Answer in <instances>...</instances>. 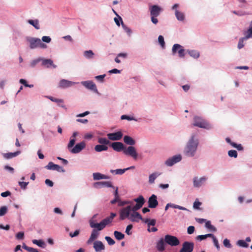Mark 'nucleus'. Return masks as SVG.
I'll return each instance as SVG.
<instances>
[{"instance_id": "f257e3e1", "label": "nucleus", "mask_w": 252, "mask_h": 252, "mask_svg": "<svg viewBox=\"0 0 252 252\" xmlns=\"http://www.w3.org/2000/svg\"><path fill=\"white\" fill-rule=\"evenodd\" d=\"M195 136L192 135L188 142L184 151V154L189 157L194 156L198 145V140L194 139Z\"/></svg>"}, {"instance_id": "f03ea898", "label": "nucleus", "mask_w": 252, "mask_h": 252, "mask_svg": "<svg viewBox=\"0 0 252 252\" xmlns=\"http://www.w3.org/2000/svg\"><path fill=\"white\" fill-rule=\"evenodd\" d=\"M116 216V214L114 213H111L110 216L108 217L103 219L100 223H94L93 221L91 220L90 221V225L92 228H96L97 231H100L102 230L105 227L111 223L113 219Z\"/></svg>"}, {"instance_id": "7ed1b4c3", "label": "nucleus", "mask_w": 252, "mask_h": 252, "mask_svg": "<svg viewBox=\"0 0 252 252\" xmlns=\"http://www.w3.org/2000/svg\"><path fill=\"white\" fill-rule=\"evenodd\" d=\"M193 126L207 129L211 128L212 126L206 121L199 116H194L193 118Z\"/></svg>"}, {"instance_id": "20e7f679", "label": "nucleus", "mask_w": 252, "mask_h": 252, "mask_svg": "<svg viewBox=\"0 0 252 252\" xmlns=\"http://www.w3.org/2000/svg\"><path fill=\"white\" fill-rule=\"evenodd\" d=\"M150 11L151 16V21L153 24H157L158 22L157 17L159 15L161 8L157 5H154L150 6Z\"/></svg>"}, {"instance_id": "39448f33", "label": "nucleus", "mask_w": 252, "mask_h": 252, "mask_svg": "<svg viewBox=\"0 0 252 252\" xmlns=\"http://www.w3.org/2000/svg\"><path fill=\"white\" fill-rule=\"evenodd\" d=\"M164 241L166 244L171 246H177L180 244V241L177 237L169 234L165 236Z\"/></svg>"}, {"instance_id": "423d86ee", "label": "nucleus", "mask_w": 252, "mask_h": 252, "mask_svg": "<svg viewBox=\"0 0 252 252\" xmlns=\"http://www.w3.org/2000/svg\"><path fill=\"white\" fill-rule=\"evenodd\" d=\"M124 153L126 155L131 157L134 160H136L138 158V154L134 147L132 146L125 148L124 150Z\"/></svg>"}, {"instance_id": "0eeeda50", "label": "nucleus", "mask_w": 252, "mask_h": 252, "mask_svg": "<svg viewBox=\"0 0 252 252\" xmlns=\"http://www.w3.org/2000/svg\"><path fill=\"white\" fill-rule=\"evenodd\" d=\"M172 51L173 54H175L178 52L179 57L183 58L185 57V50L183 47L178 44H175L173 46Z\"/></svg>"}, {"instance_id": "6e6552de", "label": "nucleus", "mask_w": 252, "mask_h": 252, "mask_svg": "<svg viewBox=\"0 0 252 252\" xmlns=\"http://www.w3.org/2000/svg\"><path fill=\"white\" fill-rule=\"evenodd\" d=\"M194 248V244L192 242L186 241L183 243L182 248L179 252H192Z\"/></svg>"}, {"instance_id": "1a4fd4ad", "label": "nucleus", "mask_w": 252, "mask_h": 252, "mask_svg": "<svg viewBox=\"0 0 252 252\" xmlns=\"http://www.w3.org/2000/svg\"><path fill=\"white\" fill-rule=\"evenodd\" d=\"M131 211L130 206H128L122 209L120 212V219L121 220H124L126 218L128 219Z\"/></svg>"}, {"instance_id": "9d476101", "label": "nucleus", "mask_w": 252, "mask_h": 252, "mask_svg": "<svg viewBox=\"0 0 252 252\" xmlns=\"http://www.w3.org/2000/svg\"><path fill=\"white\" fill-rule=\"evenodd\" d=\"M181 159L182 157L181 155H179L174 156L173 157L167 159L165 163L167 166H171L173 165L175 163L181 161Z\"/></svg>"}, {"instance_id": "9b49d317", "label": "nucleus", "mask_w": 252, "mask_h": 252, "mask_svg": "<svg viewBox=\"0 0 252 252\" xmlns=\"http://www.w3.org/2000/svg\"><path fill=\"white\" fill-rule=\"evenodd\" d=\"M86 143L85 141H82L77 144L74 148L70 150V152L73 154H77L80 152L85 148Z\"/></svg>"}, {"instance_id": "f8f14e48", "label": "nucleus", "mask_w": 252, "mask_h": 252, "mask_svg": "<svg viewBox=\"0 0 252 252\" xmlns=\"http://www.w3.org/2000/svg\"><path fill=\"white\" fill-rule=\"evenodd\" d=\"M45 168L49 170H56L60 172H65L64 169L61 166L54 164L53 162H49L47 165L45 166Z\"/></svg>"}, {"instance_id": "ddd939ff", "label": "nucleus", "mask_w": 252, "mask_h": 252, "mask_svg": "<svg viewBox=\"0 0 252 252\" xmlns=\"http://www.w3.org/2000/svg\"><path fill=\"white\" fill-rule=\"evenodd\" d=\"M128 219L132 222H139L140 220H144L141 215L137 212H132L130 214Z\"/></svg>"}, {"instance_id": "4468645a", "label": "nucleus", "mask_w": 252, "mask_h": 252, "mask_svg": "<svg viewBox=\"0 0 252 252\" xmlns=\"http://www.w3.org/2000/svg\"><path fill=\"white\" fill-rule=\"evenodd\" d=\"M109 139L113 141H117L120 140L123 137V133L119 131L114 133H109L107 134Z\"/></svg>"}, {"instance_id": "2eb2a0df", "label": "nucleus", "mask_w": 252, "mask_h": 252, "mask_svg": "<svg viewBox=\"0 0 252 252\" xmlns=\"http://www.w3.org/2000/svg\"><path fill=\"white\" fill-rule=\"evenodd\" d=\"M148 207L150 208H155L158 205L157 197L155 194H152L149 198Z\"/></svg>"}, {"instance_id": "dca6fc26", "label": "nucleus", "mask_w": 252, "mask_h": 252, "mask_svg": "<svg viewBox=\"0 0 252 252\" xmlns=\"http://www.w3.org/2000/svg\"><path fill=\"white\" fill-rule=\"evenodd\" d=\"M207 178L202 177L198 179L197 177L193 178V186L195 188H199L203 185L206 181Z\"/></svg>"}, {"instance_id": "f3484780", "label": "nucleus", "mask_w": 252, "mask_h": 252, "mask_svg": "<svg viewBox=\"0 0 252 252\" xmlns=\"http://www.w3.org/2000/svg\"><path fill=\"white\" fill-rule=\"evenodd\" d=\"M41 65L46 68H50L52 67L53 68H55L57 67V65L54 64L53 61L51 59L41 58Z\"/></svg>"}, {"instance_id": "a211bd4d", "label": "nucleus", "mask_w": 252, "mask_h": 252, "mask_svg": "<svg viewBox=\"0 0 252 252\" xmlns=\"http://www.w3.org/2000/svg\"><path fill=\"white\" fill-rule=\"evenodd\" d=\"M74 84V83L65 79H62L59 84V87L62 89L68 88Z\"/></svg>"}, {"instance_id": "6ab92c4d", "label": "nucleus", "mask_w": 252, "mask_h": 252, "mask_svg": "<svg viewBox=\"0 0 252 252\" xmlns=\"http://www.w3.org/2000/svg\"><path fill=\"white\" fill-rule=\"evenodd\" d=\"M82 84L86 88L90 89L94 92H97V90L95 84L92 81H84Z\"/></svg>"}, {"instance_id": "aec40b11", "label": "nucleus", "mask_w": 252, "mask_h": 252, "mask_svg": "<svg viewBox=\"0 0 252 252\" xmlns=\"http://www.w3.org/2000/svg\"><path fill=\"white\" fill-rule=\"evenodd\" d=\"M111 147L115 151L117 152H120L125 149L124 144L120 142H115L111 144Z\"/></svg>"}, {"instance_id": "412c9836", "label": "nucleus", "mask_w": 252, "mask_h": 252, "mask_svg": "<svg viewBox=\"0 0 252 252\" xmlns=\"http://www.w3.org/2000/svg\"><path fill=\"white\" fill-rule=\"evenodd\" d=\"M39 38H29L27 40L29 42L30 45V47L31 49H34L38 47V43L39 42Z\"/></svg>"}, {"instance_id": "4be33fe9", "label": "nucleus", "mask_w": 252, "mask_h": 252, "mask_svg": "<svg viewBox=\"0 0 252 252\" xmlns=\"http://www.w3.org/2000/svg\"><path fill=\"white\" fill-rule=\"evenodd\" d=\"M96 252H99L105 249V246L100 241H96L94 243L93 246Z\"/></svg>"}, {"instance_id": "5701e85b", "label": "nucleus", "mask_w": 252, "mask_h": 252, "mask_svg": "<svg viewBox=\"0 0 252 252\" xmlns=\"http://www.w3.org/2000/svg\"><path fill=\"white\" fill-rule=\"evenodd\" d=\"M99 234L98 231L95 229H93L89 239L87 241V244L88 245L91 244L94 240L98 237Z\"/></svg>"}, {"instance_id": "b1692460", "label": "nucleus", "mask_w": 252, "mask_h": 252, "mask_svg": "<svg viewBox=\"0 0 252 252\" xmlns=\"http://www.w3.org/2000/svg\"><path fill=\"white\" fill-rule=\"evenodd\" d=\"M165 242L164 239L161 238L157 243V249L159 252H163L165 250Z\"/></svg>"}, {"instance_id": "393cba45", "label": "nucleus", "mask_w": 252, "mask_h": 252, "mask_svg": "<svg viewBox=\"0 0 252 252\" xmlns=\"http://www.w3.org/2000/svg\"><path fill=\"white\" fill-rule=\"evenodd\" d=\"M47 98L53 102H55L58 104L59 106L64 108L65 106L63 105V100L62 99L57 98L51 96H47Z\"/></svg>"}, {"instance_id": "a878e982", "label": "nucleus", "mask_w": 252, "mask_h": 252, "mask_svg": "<svg viewBox=\"0 0 252 252\" xmlns=\"http://www.w3.org/2000/svg\"><path fill=\"white\" fill-rule=\"evenodd\" d=\"M161 174V173L156 172L151 174H150L149 176V183L150 184H154L155 183V180Z\"/></svg>"}, {"instance_id": "bb28decb", "label": "nucleus", "mask_w": 252, "mask_h": 252, "mask_svg": "<svg viewBox=\"0 0 252 252\" xmlns=\"http://www.w3.org/2000/svg\"><path fill=\"white\" fill-rule=\"evenodd\" d=\"M225 140L228 143L230 144L232 147L236 148L238 150L241 151L243 150V147L241 144H237L232 142L229 137L226 138Z\"/></svg>"}, {"instance_id": "cd10ccee", "label": "nucleus", "mask_w": 252, "mask_h": 252, "mask_svg": "<svg viewBox=\"0 0 252 252\" xmlns=\"http://www.w3.org/2000/svg\"><path fill=\"white\" fill-rule=\"evenodd\" d=\"M124 141L125 143L129 145H134L135 144V141L132 137L127 135L124 136Z\"/></svg>"}, {"instance_id": "c85d7f7f", "label": "nucleus", "mask_w": 252, "mask_h": 252, "mask_svg": "<svg viewBox=\"0 0 252 252\" xmlns=\"http://www.w3.org/2000/svg\"><path fill=\"white\" fill-rule=\"evenodd\" d=\"M20 153V151H17L14 153H4L3 154V157L5 158L9 159L17 156Z\"/></svg>"}, {"instance_id": "c756f323", "label": "nucleus", "mask_w": 252, "mask_h": 252, "mask_svg": "<svg viewBox=\"0 0 252 252\" xmlns=\"http://www.w3.org/2000/svg\"><path fill=\"white\" fill-rule=\"evenodd\" d=\"M175 14L177 19L178 20L183 21L185 19V15L183 12H180L179 10L176 9L175 11Z\"/></svg>"}, {"instance_id": "7c9ffc66", "label": "nucleus", "mask_w": 252, "mask_h": 252, "mask_svg": "<svg viewBox=\"0 0 252 252\" xmlns=\"http://www.w3.org/2000/svg\"><path fill=\"white\" fill-rule=\"evenodd\" d=\"M108 147L104 145H97L94 147V150L97 152H100L103 151H106L108 149Z\"/></svg>"}, {"instance_id": "2f4dec72", "label": "nucleus", "mask_w": 252, "mask_h": 252, "mask_svg": "<svg viewBox=\"0 0 252 252\" xmlns=\"http://www.w3.org/2000/svg\"><path fill=\"white\" fill-rule=\"evenodd\" d=\"M134 200L136 202L137 204H139L141 207H142L145 202V199L142 195L139 196L138 197L134 199Z\"/></svg>"}, {"instance_id": "473e14b6", "label": "nucleus", "mask_w": 252, "mask_h": 252, "mask_svg": "<svg viewBox=\"0 0 252 252\" xmlns=\"http://www.w3.org/2000/svg\"><path fill=\"white\" fill-rule=\"evenodd\" d=\"M32 242L34 244H35L41 248H45L46 247L45 242L41 240H37L34 239L32 241Z\"/></svg>"}, {"instance_id": "72a5a7b5", "label": "nucleus", "mask_w": 252, "mask_h": 252, "mask_svg": "<svg viewBox=\"0 0 252 252\" xmlns=\"http://www.w3.org/2000/svg\"><path fill=\"white\" fill-rule=\"evenodd\" d=\"M187 52L192 57L196 59L199 57V53L196 50H188Z\"/></svg>"}, {"instance_id": "f704fd0d", "label": "nucleus", "mask_w": 252, "mask_h": 252, "mask_svg": "<svg viewBox=\"0 0 252 252\" xmlns=\"http://www.w3.org/2000/svg\"><path fill=\"white\" fill-rule=\"evenodd\" d=\"M28 23L33 26L36 29L38 30L40 29V26L39 25V22L38 20H29Z\"/></svg>"}, {"instance_id": "c9c22d12", "label": "nucleus", "mask_w": 252, "mask_h": 252, "mask_svg": "<svg viewBox=\"0 0 252 252\" xmlns=\"http://www.w3.org/2000/svg\"><path fill=\"white\" fill-rule=\"evenodd\" d=\"M114 235L116 239L118 240H122L125 237V235L124 234L118 231H115Z\"/></svg>"}, {"instance_id": "e433bc0d", "label": "nucleus", "mask_w": 252, "mask_h": 252, "mask_svg": "<svg viewBox=\"0 0 252 252\" xmlns=\"http://www.w3.org/2000/svg\"><path fill=\"white\" fill-rule=\"evenodd\" d=\"M211 237H213V234L210 233V234H207L205 235H198L196 237V239L197 240L202 241V240H203L206 239L208 237L211 238Z\"/></svg>"}, {"instance_id": "4c0bfd02", "label": "nucleus", "mask_w": 252, "mask_h": 252, "mask_svg": "<svg viewBox=\"0 0 252 252\" xmlns=\"http://www.w3.org/2000/svg\"><path fill=\"white\" fill-rule=\"evenodd\" d=\"M205 227L212 231L215 232L217 231V229L215 226L211 224L210 220H206L205 222Z\"/></svg>"}, {"instance_id": "58836bf2", "label": "nucleus", "mask_w": 252, "mask_h": 252, "mask_svg": "<svg viewBox=\"0 0 252 252\" xmlns=\"http://www.w3.org/2000/svg\"><path fill=\"white\" fill-rule=\"evenodd\" d=\"M245 36L244 37L241 38L239 40L238 44V48L240 49L242 48L244 46V40H246L248 39L249 38H247V35L245 34Z\"/></svg>"}, {"instance_id": "ea45409f", "label": "nucleus", "mask_w": 252, "mask_h": 252, "mask_svg": "<svg viewBox=\"0 0 252 252\" xmlns=\"http://www.w3.org/2000/svg\"><path fill=\"white\" fill-rule=\"evenodd\" d=\"M142 221L145 223H147L149 227L151 225L154 226L156 223V220L155 219L150 220L149 219H144V220Z\"/></svg>"}, {"instance_id": "a19ab883", "label": "nucleus", "mask_w": 252, "mask_h": 252, "mask_svg": "<svg viewBox=\"0 0 252 252\" xmlns=\"http://www.w3.org/2000/svg\"><path fill=\"white\" fill-rule=\"evenodd\" d=\"M168 206H169V207H171V208H173L178 209L181 210L188 211V210L185 207L181 206L178 205L172 204V203H168Z\"/></svg>"}, {"instance_id": "79ce46f5", "label": "nucleus", "mask_w": 252, "mask_h": 252, "mask_svg": "<svg viewBox=\"0 0 252 252\" xmlns=\"http://www.w3.org/2000/svg\"><path fill=\"white\" fill-rule=\"evenodd\" d=\"M84 55L87 59H92L93 58L94 54L92 50H88L84 52Z\"/></svg>"}, {"instance_id": "37998d69", "label": "nucleus", "mask_w": 252, "mask_h": 252, "mask_svg": "<svg viewBox=\"0 0 252 252\" xmlns=\"http://www.w3.org/2000/svg\"><path fill=\"white\" fill-rule=\"evenodd\" d=\"M98 142L99 143L101 144V145H108L110 143V142L108 139L102 137L99 138L98 139Z\"/></svg>"}, {"instance_id": "c03bdc74", "label": "nucleus", "mask_w": 252, "mask_h": 252, "mask_svg": "<svg viewBox=\"0 0 252 252\" xmlns=\"http://www.w3.org/2000/svg\"><path fill=\"white\" fill-rule=\"evenodd\" d=\"M96 184L98 185H101L102 186L107 187H113V186L110 182H107V181L100 182L96 183Z\"/></svg>"}, {"instance_id": "a18cd8bd", "label": "nucleus", "mask_w": 252, "mask_h": 252, "mask_svg": "<svg viewBox=\"0 0 252 252\" xmlns=\"http://www.w3.org/2000/svg\"><path fill=\"white\" fill-rule=\"evenodd\" d=\"M126 171V169H117L116 170H111L110 172L112 173H115L116 174L122 175Z\"/></svg>"}, {"instance_id": "49530a36", "label": "nucleus", "mask_w": 252, "mask_h": 252, "mask_svg": "<svg viewBox=\"0 0 252 252\" xmlns=\"http://www.w3.org/2000/svg\"><path fill=\"white\" fill-rule=\"evenodd\" d=\"M245 34L247 35V38H252V21L251 22L250 27L247 31L245 32Z\"/></svg>"}, {"instance_id": "de8ad7c7", "label": "nucleus", "mask_w": 252, "mask_h": 252, "mask_svg": "<svg viewBox=\"0 0 252 252\" xmlns=\"http://www.w3.org/2000/svg\"><path fill=\"white\" fill-rule=\"evenodd\" d=\"M237 245L240 247L244 248H247L249 246V245L246 243V242L242 240L238 241Z\"/></svg>"}, {"instance_id": "09e8293b", "label": "nucleus", "mask_w": 252, "mask_h": 252, "mask_svg": "<svg viewBox=\"0 0 252 252\" xmlns=\"http://www.w3.org/2000/svg\"><path fill=\"white\" fill-rule=\"evenodd\" d=\"M158 42L162 48L165 47V42L163 36L159 35L158 37Z\"/></svg>"}, {"instance_id": "8fccbe9b", "label": "nucleus", "mask_w": 252, "mask_h": 252, "mask_svg": "<svg viewBox=\"0 0 252 252\" xmlns=\"http://www.w3.org/2000/svg\"><path fill=\"white\" fill-rule=\"evenodd\" d=\"M119 19L122 22V25L123 28H124V30L129 34H130L131 33V31L130 29H129L128 27H127L126 25H125L123 22L122 19L121 17H119Z\"/></svg>"}, {"instance_id": "3c124183", "label": "nucleus", "mask_w": 252, "mask_h": 252, "mask_svg": "<svg viewBox=\"0 0 252 252\" xmlns=\"http://www.w3.org/2000/svg\"><path fill=\"white\" fill-rule=\"evenodd\" d=\"M228 156L230 157H234L235 158H236L237 157V152L235 150H230L228 152Z\"/></svg>"}, {"instance_id": "603ef678", "label": "nucleus", "mask_w": 252, "mask_h": 252, "mask_svg": "<svg viewBox=\"0 0 252 252\" xmlns=\"http://www.w3.org/2000/svg\"><path fill=\"white\" fill-rule=\"evenodd\" d=\"M102 174L100 173H94L93 174L94 179L98 180L102 179Z\"/></svg>"}, {"instance_id": "864d4df0", "label": "nucleus", "mask_w": 252, "mask_h": 252, "mask_svg": "<svg viewBox=\"0 0 252 252\" xmlns=\"http://www.w3.org/2000/svg\"><path fill=\"white\" fill-rule=\"evenodd\" d=\"M105 239L107 241L108 244L109 245H113L115 243V241L113 239H112L110 237L106 236L105 237Z\"/></svg>"}, {"instance_id": "5fc2aeb1", "label": "nucleus", "mask_w": 252, "mask_h": 252, "mask_svg": "<svg viewBox=\"0 0 252 252\" xmlns=\"http://www.w3.org/2000/svg\"><path fill=\"white\" fill-rule=\"evenodd\" d=\"M7 208L6 206H2L0 208V216H4L7 212Z\"/></svg>"}, {"instance_id": "6e6d98bb", "label": "nucleus", "mask_w": 252, "mask_h": 252, "mask_svg": "<svg viewBox=\"0 0 252 252\" xmlns=\"http://www.w3.org/2000/svg\"><path fill=\"white\" fill-rule=\"evenodd\" d=\"M40 61H41V58H40L32 61L31 63V66L32 67H34Z\"/></svg>"}, {"instance_id": "4d7b16f0", "label": "nucleus", "mask_w": 252, "mask_h": 252, "mask_svg": "<svg viewBox=\"0 0 252 252\" xmlns=\"http://www.w3.org/2000/svg\"><path fill=\"white\" fill-rule=\"evenodd\" d=\"M211 238L213 239L214 244L215 246L216 247V248L219 250L220 249V246L219 244V242L217 238L215 237V236L213 235V237H211Z\"/></svg>"}, {"instance_id": "13d9d810", "label": "nucleus", "mask_w": 252, "mask_h": 252, "mask_svg": "<svg viewBox=\"0 0 252 252\" xmlns=\"http://www.w3.org/2000/svg\"><path fill=\"white\" fill-rule=\"evenodd\" d=\"M75 139H73V138H71V139L70 140V141L67 145V148L68 149H70L71 148H72L74 144H75Z\"/></svg>"}, {"instance_id": "bf43d9fd", "label": "nucleus", "mask_w": 252, "mask_h": 252, "mask_svg": "<svg viewBox=\"0 0 252 252\" xmlns=\"http://www.w3.org/2000/svg\"><path fill=\"white\" fill-rule=\"evenodd\" d=\"M28 184H29V182H19V185L23 189H26Z\"/></svg>"}, {"instance_id": "052dcab7", "label": "nucleus", "mask_w": 252, "mask_h": 252, "mask_svg": "<svg viewBox=\"0 0 252 252\" xmlns=\"http://www.w3.org/2000/svg\"><path fill=\"white\" fill-rule=\"evenodd\" d=\"M223 245L225 247H227V248H231V245L230 244V241L228 239H225L223 241Z\"/></svg>"}, {"instance_id": "680f3d73", "label": "nucleus", "mask_w": 252, "mask_h": 252, "mask_svg": "<svg viewBox=\"0 0 252 252\" xmlns=\"http://www.w3.org/2000/svg\"><path fill=\"white\" fill-rule=\"evenodd\" d=\"M201 203L197 200H195L193 203V207L194 209H199V206L201 205Z\"/></svg>"}, {"instance_id": "e2e57ef3", "label": "nucleus", "mask_w": 252, "mask_h": 252, "mask_svg": "<svg viewBox=\"0 0 252 252\" xmlns=\"http://www.w3.org/2000/svg\"><path fill=\"white\" fill-rule=\"evenodd\" d=\"M142 207L139 204H136L133 207H131V211L132 212H136L137 210L140 209Z\"/></svg>"}, {"instance_id": "0e129e2a", "label": "nucleus", "mask_w": 252, "mask_h": 252, "mask_svg": "<svg viewBox=\"0 0 252 252\" xmlns=\"http://www.w3.org/2000/svg\"><path fill=\"white\" fill-rule=\"evenodd\" d=\"M195 230V228L193 226H189L188 228L187 232L189 234H192Z\"/></svg>"}, {"instance_id": "69168bd1", "label": "nucleus", "mask_w": 252, "mask_h": 252, "mask_svg": "<svg viewBox=\"0 0 252 252\" xmlns=\"http://www.w3.org/2000/svg\"><path fill=\"white\" fill-rule=\"evenodd\" d=\"M132 224H129L127 226L126 230V233L129 235L131 234V232H130V230L132 228Z\"/></svg>"}, {"instance_id": "338daca9", "label": "nucleus", "mask_w": 252, "mask_h": 252, "mask_svg": "<svg viewBox=\"0 0 252 252\" xmlns=\"http://www.w3.org/2000/svg\"><path fill=\"white\" fill-rule=\"evenodd\" d=\"M24 236V233L23 232H18L16 236V237L18 239H23Z\"/></svg>"}, {"instance_id": "774afa93", "label": "nucleus", "mask_w": 252, "mask_h": 252, "mask_svg": "<svg viewBox=\"0 0 252 252\" xmlns=\"http://www.w3.org/2000/svg\"><path fill=\"white\" fill-rule=\"evenodd\" d=\"M42 40L46 43L50 42L51 39L49 36H44L42 37Z\"/></svg>"}]
</instances>
